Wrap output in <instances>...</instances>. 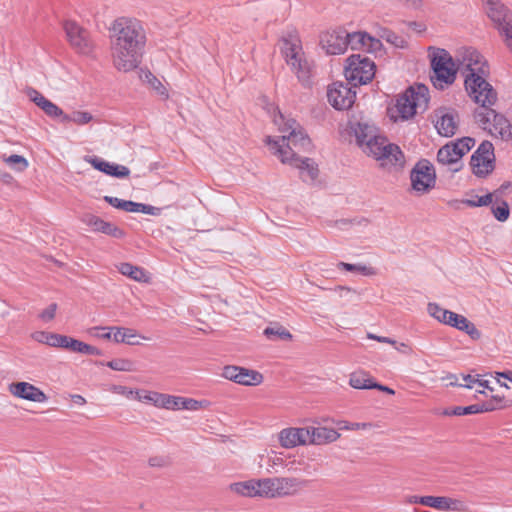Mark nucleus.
<instances>
[{
    "label": "nucleus",
    "instance_id": "13",
    "mask_svg": "<svg viewBox=\"0 0 512 512\" xmlns=\"http://www.w3.org/2000/svg\"><path fill=\"white\" fill-rule=\"evenodd\" d=\"M67 41L73 50L78 54L89 56L94 51V42L90 33L72 20H67L63 24Z\"/></svg>",
    "mask_w": 512,
    "mask_h": 512
},
{
    "label": "nucleus",
    "instance_id": "33",
    "mask_svg": "<svg viewBox=\"0 0 512 512\" xmlns=\"http://www.w3.org/2000/svg\"><path fill=\"white\" fill-rule=\"evenodd\" d=\"M118 271L137 282H149L150 276L147 271L139 266L132 265L131 263H121L118 265Z\"/></svg>",
    "mask_w": 512,
    "mask_h": 512
},
{
    "label": "nucleus",
    "instance_id": "24",
    "mask_svg": "<svg viewBox=\"0 0 512 512\" xmlns=\"http://www.w3.org/2000/svg\"><path fill=\"white\" fill-rule=\"evenodd\" d=\"M462 155L457 145L450 142L441 147L437 153V161L440 165L448 166L453 172L459 171L462 167Z\"/></svg>",
    "mask_w": 512,
    "mask_h": 512
},
{
    "label": "nucleus",
    "instance_id": "55",
    "mask_svg": "<svg viewBox=\"0 0 512 512\" xmlns=\"http://www.w3.org/2000/svg\"><path fill=\"white\" fill-rule=\"evenodd\" d=\"M135 212H141V213L148 214V215L158 216L161 213V208L143 204V203H137Z\"/></svg>",
    "mask_w": 512,
    "mask_h": 512
},
{
    "label": "nucleus",
    "instance_id": "12",
    "mask_svg": "<svg viewBox=\"0 0 512 512\" xmlns=\"http://www.w3.org/2000/svg\"><path fill=\"white\" fill-rule=\"evenodd\" d=\"M411 189L416 195H424L434 188L436 173L433 165L426 159L416 163L410 172Z\"/></svg>",
    "mask_w": 512,
    "mask_h": 512
},
{
    "label": "nucleus",
    "instance_id": "15",
    "mask_svg": "<svg viewBox=\"0 0 512 512\" xmlns=\"http://www.w3.org/2000/svg\"><path fill=\"white\" fill-rule=\"evenodd\" d=\"M221 376L243 386H258L264 381V376L259 371L236 365L224 366Z\"/></svg>",
    "mask_w": 512,
    "mask_h": 512
},
{
    "label": "nucleus",
    "instance_id": "10",
    "mask_svg": "<svg viewBox=\"0 0 512 512\" xmlns=\"http://www.w3.org/2000/svg\"><path fill=\"white\" fill-rule=\"evenodd\" d=\"M347 81L354 85H366L371 82L376 73L374 61L360 54H353L346 59L344 69Z\"/></svg>",
    "mask_w": 512,
    "mask_h": 512
},
{
    "label": "nucleus",
    "instance_id": "53",
    "mask_svg": "<svg viewBox=\"0 0 512 512\" xmlns=\"http://www.w3.org/2000/svg\"><path fill=\"white\" fill-rule=\"evenodd\" d=\"M123 336H124L123 343H125V344H128V345H139L140 344L139 341L135 340L137 337H139V335L136 332V330H134V329L124 328ZM140 338L147 340V338L145 336H140Z\"/></svg>",
    "mask_w": 512,
    "mask_h": 512
},
{
    "label": "nucleus",
    "instance_id": "9",
    "mask_svg": "<svg viewBox=\"0 0 512 512\" xmlns=\"http://www.w3.org/2000/svg\"><path fill=\"white\" fill-rule=\"evenodd\" d=\"M474 118L479 126L492 136L503 141L512 139V124L504 115L496 112L492 107L485 110H475Z\"/></svg>",
    "mask_w": 512,
    "mask_h": 512
},
{
    "label": "nucleus",
    "instance_id": "19",
    "mask_svg": "<svg viewBox=\"0 0 512 512\" xmlns=\"http://www.w3.org/2000/svg\"><path fill=\"white\" fill-rule=\"evenodd\" d=\"M8 390L14 397L32 402L43 403L48 399L41 389L28 382L11 383Z\"/></svg>",
    "mask_w": 512,
    "mask_h": 512
},
{
    "label": "nucleus",
    "instance_id": "43",
    "mask_svg": "<svg viewBox=\"0 0 512 512\" xmlns=\"http://www.w3.org/2000/svg\"><path fill=\"white\" fill-rule=\"evenodd\" d=\"M264 335L269 339H292V334L287 329L280 325L265 328Z\"/></svg>",
    "mask_w": 512,
    "mask_h": 512
},
{
    "label": "nucleus",
    "instance_id": "29",
    "mask_svg": "<svg viewBox=\"0 0 512 512\" xmlns=\"http://www.w3.org/2000/svg\"><path fill=\"white\" fill-rule=\"evenodd\" d=\"M309 430V443L312 445H323L336 441L340 434L333 428L307 427Z\"/></svg>",
    "mask_w": 512,
    "mask_h": 512
},
{
    "label": "nucleus",
    "instance_id": "21",
    "mask_svg": "<svg viewBox=\"0 0 512 512\" xmlns=\"http://www.w3.org/2000/svg\"><path fill=\"white\" fill-rule=\"evenodd\" d=\"M485 11L498 30L512 20L510 9L499 0H485Z\"/></svg>",
    "mask_w": 512,
    "mask_h": 512
},
{
    "label": "nucleus",
    "instance_id": "46",
    "mask_svg": "<svg viewBox=\"0 0 512 512\" xmlns=\"http://www.w3.org/2000/svg\"><path fill=\"white\" fill-rule=\"evenodd\" d=\"M105 200L117 209H121L126 212H135L137 202H133L130 200H122L117 197L106 196Z\"/></svg>",
    "mask_w": 512,
    "mask_h": 512
},
{
    "label": "nucleus",
    "instance_id": "22",
    "mask_svg": "<svg viewBox=\"0 0 512 512\" xmlns=\"http://www.w3.org/2000/svg\"><path fill=\"white\" fill-rule=\"evenodd\" d=\"M81 221L94 232H101L117 239H121L125 236V232L121 228L93 214L83 215Z\"/></svg>",
    "mask_w": 512,
    "mask_h": 512
},
{
    "label": "nucleus",
    "instance_id": "49",
    "mask_svg": "<svg viewBox=\"0 0 512 512\" xmlns=\"http://www.w3.org/2000/svg\"><path fill=\"white\" fill-rule=\"evenodd\" d=\"M500 34L503 36V41L507 49L512 53V20L506 23L505 26L499 29Z\"/></svg>",
    "mask_w": 512,
    "mask_h": 512
},
{
    "label": "nucleus",
    "instance_id": "27",
    "mask_svg": "<svg viewBox=\"0 0 512 512\" xmlns=\"http://www.w3.org/2000/svg\"><path fill=\"white\" fill-rule=\"evenodd\" d=\"M446 325L465 332L473 340H479L481 338V332L477 329L474 323L468 320L465 316L453 311L448 315Z\"/></svg>",
    "mask_w": 512,
    "mask_h": 512
},
{
    "label": "nucleus",
    "instance_id": "34",
    "mask_svg": "<svg viewBox=\"0 0 512 512\" xmlns=\"http://www.w3.org/2000/svg\"><path fill=\"white\" fill-rule=\"evenodd\" d=\"M140 78L146 82L150 88L158 95L162 100H167L169 98V93L164 84L150 71L142 70L140 73Z\"/></svg>",
    "mask_w": 512,
    "mask_h": 512
},
{
    "label": "nucleus",
    "instance_id": "31",
    "mask_svg": "<svg viewBox=\"0 0 512 512\" xmlns=\"http://www.w3.org/2000/svg\"><path fill=\"white\" fill-rule=\"evenodd\" d=\"M434 509L442 512H467L468 506L464 501L460 499L446 496H437Z\"/></svg>",
    "mask_w": 512,
    "mask_h": 512
},
{
    "label": "nucleus",
    "instance_id": "26",
    "mask_svg": "<svg viewBox=\"0 0 512 512\" xmlns=\"http://www.w3.org/2000/svg\"><path fill=\"white\" fill-rule=\"evenodd\" d=\"M27 96L29 99L34 102L43 112L52 118H61V120H64L65 113L63 110L58 107L56 104L48 100L46 97H44L40 92L37 90L30 88L27 91Z\"/></svg>",
    "mask_w": 512,
    "mask_h": 512
},
{
    "label": "nucleus",
    "instance_id": "1",
    "mask_svg": "<svg viewBox=\"0 0 512 512\" xmlns=\"http://www.w3.org/2000/svg\"><path fill=\"white\" fill-rule=\"evenodd\" d=\"M274 124L282 134L274 139L268 136L265 143L282 163L297 167L304 181H313L318 175V169L310 158H301L300 153L312 149V143L301 125L293 118L284 116L281 112L273 117Z\"/></svg>",
    "mask_w": 512,
    "mask_h": 512
},
{
    "label": "nucleus",
    "instance_id": "20",
    "mask_svg": "<svg viewBox=\"0 0 512 512\" xmlns=\"http://www.w3.org/2000/svg\"><path fill=\"white\" fill-rule=\"evenodd\" d=\"M349 46L352 50L378 53L382 49V42L366 32L357 31L349 33Z\"/></svg>",
    "mask_w": 512,
    "mask_h": 512
},
{
    "label": "nucleus",
    "instance_id": "42",
    "mask_svg": "<svg viewBox=\"0 0 512 512\" xmlns=\"http://www.w3.org/2000/svg\"><path fill=\"white\" fill-rule=\"evenodd\" d=\"M181 401L182 396L162 393L159 408L173 411L181 410Z\"/></svg>",
    "mask_w": 512,
    "mask_h": 512
},
{
    "label": "nucleus",
    "instance_id": "60",
    "mask_svg": "<svg viewBox=\"0 0 512 512\" xmlns=\"http://www.w3.org/2000/svg\"><path fill=\"white\" fill-rule=\"evenodd\" d=\"M253 498H264L263 493V478L253 479Z\"/></svg>",
    "mask_w": 512,
    "mask_h": 512
},
{
    "label": "nucleus",
    "instance_id": "2",
    "mask_svg": "<svg viewBox=\"0 0 512 512\" xmlns=\"http://www.w3.org/2000/svg\"><path fill=\"white\" fill-rule=\"evenodd\" d=\"M113 67L130 72L139 67L147 43V33L141 20L132 16H118L108 27Z\"/></svg>",
    "mask_w": 512,
    "mask_h": 512
},
{
    "label": "nucleus",
    "instance_id": "17",
    "mask_svg": "<svg viewBox=\"0 0 512 512\" xmlns=\"http://www.w3.org/2000/svg\"><path fill=\"white\" fill-rule=\"evenodd\" d=\"M328 102L337 110L350 108L356 98V92L348 84L343 82H334L328 87Z\"/></svg>",
    "mask_w": 512,
    "mask_h": 512
},
{
    "label": "nucleus",
    "instance_id": "16",
    "mask_svg": "<svg viewBox=\"0 0 512 512\" xmlns=\"http://www.w3.org/2000/svg\"><path fill=\"white\" fill-rule=\"evenodd\" d=\"M320 45L329 55L343 54L349 46V33L343 29L326 31L320 37Z\"/></svg>",
    "mask_w": 512,
    "mask_h": 512
},
{
    "label": "nucleus",
    "instance_id": "48",
    "mask_svg": "<svg viewBox=\"0 0 512 512\" xmlns=\"http://www.w3.org/2000/svg\"><path fill=\"white\" fill-rule=\"evenodd\" d=\"M263 493L265 499H277L276 477L263 478Z\"/></svg>",
    "mask_w": 512,
    "mask_h": 512
},
{
    "label": "nucleus",
    "instance_id": "52",
    "mask_svg": "<svg viewBox=\"0 0 512 512\" xmlns=\"http://www.w3.org/2000/svg\"><path fill=\"white\" fill-rule=\"evenodd\" d=\"M453 143L457 145L459 152L464 156L475 145V140L471 137H463Z\"/></svg>",
    "mask_w": 512,
    "mask_h": 512
},
{
    "label": "nucleus",
    "instance_id": "58",
    "mask_svg": "<svg viewBox=\"0 0 512 512\" xmlns=\"http://www.w3.org/2000/svg\"><path fill=\"white\" fill-rule=\"evenodd\" d=\"M386 40L398 48H404L406 46V41L402 37L390 31L386 32Z\"/></svg>",
    "mask_w": 512,
    "mask_h": 512
},
{
    "label": "nucleus",
    "instance_id": "6",
    "mask_svg": "<svg viewBox=\"0 0 512 512\" xmlns=\"http://www.w3.org/2000/svg\"><path fill=\"white\" fill-rule=\"evenodd\" d=\"M281 53L298 80L307 83L311 75L312 64L305 55L300 38L297 35L283 38Z\"/></svg>",
    "mask_w": 512,
    "mask_h": 512
},
{
    "label": "nucleus",
    "instance_id": "40",
    "mask_svg": "<svg viewBox=\"0 0 512 512\" xmlns=\"http://www.w3.org/2000/svg\"><path fill=\"white\" fill-rule=\"evenodd\" d=\"M337 267L339 269H344L349 272H359L365 276H374L377 273L376 269L373 268L372 266H367L363 264H350L346 262H339L337 264Z\"/></svg>",
    "mask_w": 512,
    "mask_h": 512
},
{
    "label": "nucleus",
    "instance_id": "23",
    "mask_svg": "<svg viewBox=\"0 0 512 512\" xmlns=\"http://www.w3.org/2000/svg\"><path fill=\"white\" fill-rule=\"evenodd\" d=\"M84 160L91 164L96 170L115 178L123 179L130 175V169L128 167L107 162L97 156H86Z\"/></svg>",
    "mask_w": 512,
    "mask_h": 512
},
{
    "label": "nucleus",
    "instance_id": "57",
    "mask_svg": "<svg viewBox=\"0 0 512 512\" xmlns=\"http://www.w3.org/2000/svg\"><path fill=\"white\" fill-rule=\"evenodd\" d=\"M49 337L50 339L48 346L55 348H64L66 335L51 332Z\"/></svg>",
    "mask_w": 512,
    "mask_h": 512
},
{
    "label": "nucleus",
    "instance_id": "25",
    "mask_svg": "<svg viewBox=\"0 0 512 512\" xmlns=\"http://www.w3.org/2000/svg\"><path fill=\"white\" fill-rule=\"evenodd\" d=\"M309 481L296 477H276L277 498L295 496L299 494Z\"/></svg>",
    "mask_w": 512,
    "mask_h": 512
},
{
    "label": "nucleus",
    "instance_id": "3",
    "mask_svg": "<svg viewBox=\"0 0 512 512\" xmlns=\"http://www.w3.org/2000/svg\"><path fill=\"white\" fill-rule=\"evenodd\" d=\"M364 128L368 129V135L364 136L359 147L364 154L380 162L382 167L402 168L405 165V156L400 147L390 143L374 123Z\"/></svg>",
    "mask_w": 512,
    "mask_h": 512
},
{
    "label": "nucleus",
    "instance_id": "44",
    "mask_svg": "<svg viewBox=\"0 0 512 512\" xmlns=\"http://www.w3.org/2000/svg\"><path fill=\"white\" fill-rule=\"evenodd\" d=\"M138 393L137 401L149 403L159 408L162 393L143 389H138Z\"/></svg>",
    "mask_w": 512,
    "mask_h": 512
},
{
    "label": "nucleus",
    "instance_id": "59",
    "mask_svg": "<svg viewBox=\"0 0 512 512\" xmlns=\"http://www.w3.org/2000/svg\"><path fill=\"white\" fill-rule=\"evenodd\" d=\"M56 310L57 304L52 303L40 313L39 317L45 322L51 321L55 317Z\"/></svg>",
    "mask_w": 512,
    "mask_h": 512
},
{
    "label": "nucleus",
    "instance_id": "30",
    "mask_svg": "<svg viewBox=\"0 0 512 512\" xmlns=\"http://www.w3.org/2000/svg\"><path fill=\"white\" fill-rule=\"evenodd\" d=\"M497 405H493L492 402H484L482 404H473L466 407L456 406L454 408L444 409L440 414L444 416H463L469 414H477L483 412H490L496 410Z\"/></svg>",
    "mask_w": 512,
    "mask_h": 512
},
{
    "label": "nucleus",
    "instance_id": "18",
    "mask_svg": "<svg viewBox=\"0 0 512 512\" xmlns=\"http://www.w3.org/2000/svg\"><path fill=\"white\" fill-rule=\"evenodd\" d=\"M278 439L283 448L291 449L309 443V430L307 427H289L279 432Z\"/></svg>",
    "mask_w": 512,
    "mask_h": 512
},
{
    "label": "nucleus",
    "instance_id": "38",
    "mask_svg": "<svg viewBox=\"0 0 512 512\" xmlns=\"http://www.w3.org/2000/svg\"><path fill=\"white\" fill-rule=\"evenodd\" d=\"M229 490L241 497L253 498V479L231 483Z\"/></svg>",
    "mask_w": 512,
    "mask_h": 512
},
{
    "label": "nucleus",
    "instance_id": "56",
    "mask_svg": "<svg viewBox=\"0 0 512 512\" xmlns=\"http://www.w3.org/2000/svg\"><path fill=\"white\" fill-rule=\"evenodd\" d=\"M50 334L51 332L47 331H34L30 334V337L40 344L49 345Z\"/></svg>",
    "mask_w": 512,
    "mask_h": 512
},
{
    "label": "nucleus",
    "instance_id": "8",
    "mask_svg": "<svg viewBox=\"0 0 512 512\" xmlns=\"http://www.w3.org/2000/svg\"><path fill=\"white\" fill-rule=\"evenodd\" d=\"M458 72L465 79L489 75L490 68L485 57L473 47H461L455 53Z\"/></svg>",
    "mask_w": 512,
    "mask_h": 512
},
{
    "label": "nucleus",
    "instance_id": "62",
    "mask_svg": "<svg viewBox=\"0 0 512 512\" xmlns=\"http://www.w3.org/2000/svg\"><path fill=\"white\" fill-rule=\"evenodd\" d=\"M492 202V194H486L484 196H477V202H470V207H481L487 206Z\"/></svg>",
    "mask_w": 512,
    "mask_h": 512
},
{
    "label": "nucleus",
    "instance_id": "47",
    "mask_svg": "<svg viewBox=\"0 0 512 512\" xmlns=\"http://www.w3.org/2000/svg\"><path fill=\"white\" fill-rule=\"evenodd\" d=\"M109 391L114 394L122 395L129 400H136L139 394L138 389H132L130 387L118 384L112 385L109 388Z\"/></svg>",
    "mask_w": 512,
    "mask_h": 512
},
{
    "label": "nucleus",
    "instance_id": "36",
    "mask_svg": "<svg viewBox=\"0 0 512 512\" xmlns=\"http://www.w3.org/2000/svg\"><path fill=\"white\" fill-rule=\"evenodd\" d=\"M374 380L368 373L360 371L350 375L349 384L354 389H373Z\"/></svg>",
    "mask_w": 512,
    "mask_h": 512
},
{
    "label": "nucleus",
    "instance_id": "7",
    "mask_svg": "<svg viewBox=\"0 0 512 512\" xmlns=\"http://www.w3.org/2000/svg\"><path fill=\"white\" fill-rule=\"evenodd\" d=\"M431 67L433 74L430 76L431 81L436 89L443 90L452 85L456 79L458 67L456 59L453 58L446 50L437 49L431 57Z\"/></svg>",
    "mask_w": 512,
    "mask_h": 512
},
{
    "label": "nucleus",
    "instance_id": "4",
    "mask_svg": "<svg viewBox=\"0 0 512 512\" xmlns=\"http://www.w3.org/2000/svg\"><path fill=\"white\" fill-rule=\"evenodd\" d=\"M364 128L368 129V135L364 136L359 147L364 154L380 162L382 167L402 168L405 165V156L400 147L390 143L374 123Z\"/></svg>",
    "mask_w": 512,
    "mask_h": 512
},
{
    "label": "nucleus",
    "instance_id": "28",
    "mask_svg": "<svg viewBox=\"0 0 512 512\" xmlns=\"http://www.w3.org/2000/svg\"><path fill=\"white\" fill-rule=\"evenodd\" d=\"M436 117L435 128L440 135L451 137L456 133L457 120L454 112L441 110Z\"/></svg>",
    "mask_w": 512,
    "mask_h": 512
},
{
    "label": "nucleus",
    "instance_id": "32",
    "mask_svg": "<svg viewBox=\"0 0 512 512\" xmlns=\"http://www.w3.org/2000/svg\"><path fill=\"white\" fill-rule=\"evenodd\" d=\"M64 349L72 352L86 354V355H101V350L90 344L84 343L80 340L66 336Z\"/></svg>",
    "mask_w": 512,
    "mask_h": 512
},
{
    "label": "nucleus",
    "instance_id": "61",
    "mask_svg": "<svg viewBox=\"0 0 512 512\" xmlns=\"http://www.w3.org/2000/svg\"><path fill=\"white\" fill-rule=\"evenodd\" d=\"M371 427H372L371 423H356L355 422V423H346L344 426H340L339 428L345 429V430H359V429L366 430Z\"/></svg>",
    "mask_w": 512,
    "mask_h": 512
},
{
    "label": "nucleus",
    "instance_id": "11",
    "mask_svg": "<svg viewBox=\"0 0 512 512\" xmlns=\"http://www.w3.org/2000/svg\"><path fill=\"white\" fill-rule=\"evenodd\" d=\"M488 76L480 75L464 80V87L469 98L481 107L478 110L492 107L498 99L496 90L487 81Z\"/></svg>",
    "mask_w": 512,
    "mask_h": 512
},
{
    "label": "nucleus",
    "instance_id": "45",
    "mask_svg": "<svg viewBox=\"0 0 512 512\" xmlns=\"http://www.w3.org/2000/svg\"><path fill=\"white\" fill-rule=\"evenodd\" d=\"M209 406L210 402L208 400H196L193 398L182 397L181 410L197 411L201 409H206Z\"/></svg>",
    "mask_w": 512,
    "mask_h": 512
},
{
    "label": "nucleus",
    "instance_id": "14",
    "mask_svg": "<svg viewBox=\"0 0 512 512\" xmlns=\"http://www.w3.org/2000/svg\"><path fill=\"white\" fill-rule=\"evenodd\" d=\"M494 147L491 142L483 141L471 157V167L476 176L484 177L494 169Z\"/></svg>",
    "mask_w": 512,
    "mask_h": 512
},
{
    "label": "nucleus",
    "instance_id": "39",
    "mask_svg": "<svg viewBox=\"0 0 512 512\" xmlns=\"http://www.w3.org/2000/svg\"><path fill=\"white\" fill-rule=\"evenodd\" d=\"M107 367L119 372L136 371L135 362L127 358H116L104 363Z\"/></svg>",
    "mask_w": 512,
    "mask_h": 512
},
{
    "label": "nucleus",
    "instance_id": "64",
    "mask_svg": "<svg viewBox=\"0 0 512 512\" xmlns=\"http://www.w3.org/2000/svg\"><path fill=\"white\" fill-rule=\"evenodd\" d=\"M395 349L403 354L409 355L412 353V348L406 343H397L393 345Z\"/></svg>",
    "mask_w": 512,
    "mask_h": 512
},
{
    "label": "nucleus",
    "instance_id": "63",
    "mask_svg": "<svg viewBox=\"0 0 512 512\" xmlns=\"http://www.w3.org/2000/svg\"><path fill=\"white\" fill-rule=\"evenodd\" d=\"M109 330H111V332H112L111 340H113L116 343H123V341H124V338H123L124 337L123 336L124 328L123 327H109Z\"/></svg>",
    "mask_w": 512,
    "mask_h": 512
},
{
    "label": "nucleus",
    "instance_id": "54",
    "mask_svg": "<svg viewBox=\"0 0 512 512\" xmlns=\"http://www.w3.org/2000/svg\"><path fill=\"white\" fill-rule=\"evenodd\" d=\"M89 333L94 337L104 340H111L112 338V332L109 330V327H92Z\"/></svg>",
    "mask_w": 512,
    "mask_h": 512
},
{
    "label": "nucleus",
    "instance_id": "5",
    "mask_svg": "<svg viewBox=\"0 0 512 512\" xmlns=\"http://www.w3.org/2000/svg\"><path fill=\"white\" fill-rule=\"evenodd\" d=\"M428 88L419 84L407 89L399 95L394 108L390 110V116L394 121L407 120L413 117L418 110H425L428 105Z\"/></svg>",
    "mask_w": 512,
    "mask_h": 512
},
{
    "label": "nucleus",
    "instance_id": "37",
    "mask_svg": "<svg viewBox=\"0 0 512 512\" xmlns=\"http://www.w3.org/2000/svg\"><path fill=\"white\" fill-rule=\"evenodd\" d=\"M93 120L94 116L90 112L83 110H74L70 114H65L63 122H71L75 125L83 126L90 123Z\"/></svg>",
    "mask_w": 512,
    "mask_h": 512
},
{
    "label": "nucleus",
    "instance_id": "51",
    "mask_svg": "<svg viewBox=\"0 0 512 512\" xmlns=\"http://www.w3.org/2000/svg\"><path fill=\"white\" fill-rule=\"evenodd\" d=\"M494 217L501 222H504L509 217V206L506 201H502L501 205L492 209Z\"/></svg>",
    "mask_w": 512,
    "mask_h": 512
},
{
    "label": "nucleus",
    "instance_id": "50",
    "mask_svg": "<svg viewBox=\"0 0 512 512\" xmlns=\"http://www.w3.org/2000/svg\"><path fill=\"white\" fill-rule=\"evenodd\" d=\"M5 162L11 166H17L18 171H23L28 167V161L23 156L16 154L5 158Z\"/></svg>",
    "mask_w": 512,
    "mask_h": 512
},
{
    "label": "nucleus",
    "instance_id": "41",
    "mask_svg": "<svg viewBox=\"0 0 512 512\" xmlns=\"http://www.w3.org/2000/svg\"><path fill=\"white\" fill-rule=\"evenodd\" d=\"M427 312L428 314L440 322L441 324L446 325L448 320V315L450 314V310L442 308L439 304L430 302L427 305Z\"/></svg>",
    "mask_w": 512,
    "mask_h": 512
},
{
    "label": "nucleus",
    "instance_id": "35",
    "mask_svg": "<svg viewBox=\"0 0 512 512\" xmlns=\"http://www.w3.org/2000/svg\"><path fill=\"white\" fill-rule=\"evenodd\" d=\"M372 122L365 118H360L359 120H353L350 122L349 127L351 134L355 136L356 143L360 147L363 143L364 136L368 135V129H365L364 126H372Z\"/></svg>",
    "mask_w": 512,
    "mask_h": 512
}]
</instances>
